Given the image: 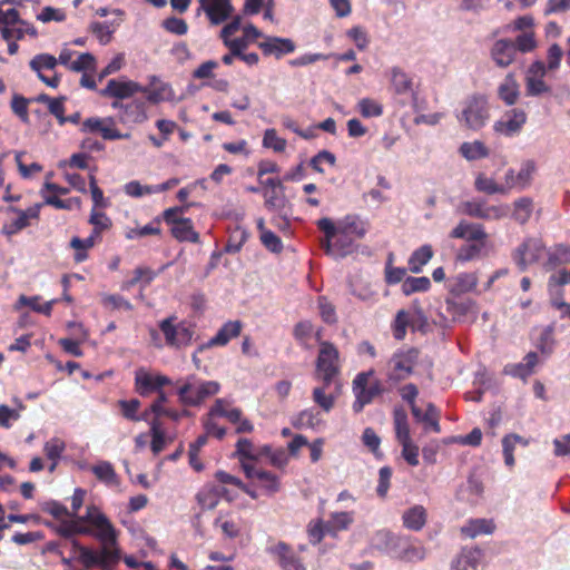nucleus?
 I'll return each instance as SVG.
<instances>
[{
  "instance_id": "obj_40",
  "label": "nucleus",
  "mask_w": 570,
  "mask_h": 570,
  "mask_svg": "<svg viewBox=\"0 0 570 570\" xmlns=\"http://www.w3.org/2000/svg\"><path fill=\"white\" fill-rule=\"evenodd\" d=\"M493 530L494 524L488 519H471L461 528L462 534L471 539L481 534H491Z\"/></svg>"
},
{
  "instance_id": "obj_34",
  "label": "nucleus",
  "mask_w": 570,
  "mask_h": 570,
  "mask_svg": "<svg viewBox=\"0 0 570 570\" xmlns=\"http://www.w3.org/2000/svg\"><path fill=\"white\" fill-rule=\"evenodd\" d=\"M499 98L507 105H514L520 96V86L513 73H508L498 87Z\"/></svg>"
},
{
  "instance_id": "obj_17",
  "label": "nucleus",
  "mask_w": 570,
  "mask_h": 570,
  "mask_svg": "<svg viewBox=\"0 0 570 570\" xmlns=\"http://www.w3.org/2000/svg\"><path fill=\"white\" fill-rule=\"evenodd\" d=\"M203 10L213 24H220L233 16L232 0H199Z\"/></svg>"
},
{
  "instance_id": "obj_46",
  "label": "nucleus",
  "mask_w": 570,
  "mask_h": 570,
  "mask_svg": "<svg viewBox=\"0 0 570 570\" xmlns=\"http://www.w3.org/2000/svg\"><path fill=\"white\" fill-rule=\"evenodd\" d=\"M433 256V249L431 245H423L415 249L409 258V268L413 273H420L424 265Z\"/></svg>"
},
{
  "instance_id": "obj_52",
  "label": "nucleus",
  "mask_w": 570,
  "mask_h": 570,
  "mask_svg": "<svg viewBox=\"0 0 570 570\" xmlns=\"http://www.w3.org/2000/svg\"><path fill=\"white\" fill-rule=\"evenodd\" d=\"M413 321L411 312L404 309L399 311L392 325L393 336L397 341H402L406 335V328L409 326L411 327Z\"/></svg>"
},
{
  "instance_id": "obj_18",
  "label": "nucleus",
  "mask_w": 570,
  "mask_h": 570,
  "mask_svg": "<svg viewBox=\"0 0 570 570\" xmlns=\"http://www.w3.org/2000/svg\"><path fill=\"white\" fill-rule=\"evenodd\" d=\"M547 68L543 62H533L527 72L525 88L529 96H539L550 91V87L543 80Z\"/></svg>"
},
{
  "instance_id": "obj_29",
  "label": "nucleus",
  "mask_w": 570,
  "mask_h": 570,
  "mask_svg": "<svg viewBox=\"0 0 570 570\" xmlns=\"http://www.w3.org/2000/svg\"><path fill=\"white\" fill-rule=\"evenodd\" d=\"M264 55H274L277 58L291 53L295 50V45L291 39L279 37H265L264 41L258 43Z\"/></svg>"
},
{
  "instance_id": "obj_47",
  "label": "nucleus",
  "mask_w": 570,
  "mask_h": 570,
  "mask_svg": "<svg viewBox=\"0 0 570 570\" xmlns=\"http://www.w3.org/2000/svg\"><path fill=\"white\" fill-rule=\"evenodd\" d=\"M474 188L476 191L488 195L505 194V187L503 185L498 184L493 178L488 177L483 173H479L476 175L474 180Z\"/></svg>"
},
{
  "instance_id": "obj_25",
  "label": "nucleus",
  "mask_w": 570,
  "mask_h": 570,
  "mask_svg": "<svg viewBox=\"0 0 570 570\" xmlns=\"http://www.w3.org/2000/svg\"><path fill=\"white\" fill-rule=\"evenodd\" d=\"M226 494L223 485L207 483L199 490L196 499L203 510H213Z\"/></svg>"
},
{
  "instance_id": "obj_6",
  "label": "nucleus",
  "mask_w": 570,
  "mask_h": 570,
  "mask_svg": "<svg viewBox=\"0 0 570 570\" xmlns=\"http://www.w3.org/2000/svg\"><path fill=\"white\" fill-rule=\"evenodd\" d=\"M390 90L399 98V104L405 106L407 99L416 107L417 92L414 89L413 79L400 67H392L389 72Z\"/></svg>"
},
{
  "instance_id": "obj_27",
  "label": "nucleus",
  "mask_w": 570,
  "mask_h": 570,
  "mask_svg": "<svg viewBox=\"0 0 570 570\" xmlns=\"http://www.w3.org/2000/svg\"><path fill=\"white\" fill-rule=\"evenodd\" d=\"M515 46L513 41L500 39L494 42L491 49V57L495 65L501 68L510 66L515 58Z\"/></svg>"
},
{
  "instance_id": "obj_59",
  "label": "nucleus",
  "mask_w": 570,
  "mask_h": 570,
  "mask_svg": "<svg viewBox=\"0 0 570 570\" xmlns=\"http://www.w3.org/2000/svg\"><path fill=\"white\" fill-rule=\"evenodd\" d=\"M216 417H222L220 414H212V407L209 409L206 416L203 419V426L205 429V432L207 435H213L217 438L218 440H222L226 433L227 430L224 426H220L216 422Z\"/></svg>"
},
{
  "instance_id": "obj_9",
  "label": "nucleus",
  "mask_w": 570,
  "mask_h": 570,
  "mask_svg": "<svg viewBox=\"0 0 570 570\" xmlns=\"http://www.w3.org/2000/svg\"><path fill=\"white\" fill-rule=\"evenodd\" d=\"M212 414H220L229 423L235 425V433L246 434L254 431V424L244 416L243 411L234 407L227 399H217L212 405Z\"/></svg>"
},
{
  "instance_id": "obj_8",
  "label": "nucleus",
  "mask_w": 570,
  "mask_h": 570,
  "mask_svg": "<svg viewBox=\"0 0 570 570\" xmlns=\"http://www.w3.org/2000/svg\"><path fill=\"white\" fill-rule=\"evenodd\" d=\"M175 321L176 317L171 316L159 323L166 344L177 348L189 345L194 336L193 327L186 322L175 323Z\"/></svg>"
},
{
  "instance_id": "obj_30",
  "label": "nucleus",
  "mask_w": 570,
  "mask_h": 570,
  "mask_svg": "<svg viewBox=\"0 0 570 570\" xmlns=\"http://www.w3.org/2000/svg\"><path fill=\"white\" fill-rule=\"evenodd\" d=\"M478 281L476 273H459L448 279L446 287L450 293L462 295L473 291L478 285Z\"/></svg>"
},
{
  "instance_id": "obj_63",
  "label": "nucleus",
  "mask_w": 570,
  "mask_h": 570,
  "mask_svg": "<svg viewBox=\"0 0 570 570\" xmlns=\"http://www.w3.org/2000/svg\"><path fill=\"white\" fill-rule=\"evenodd\" d=\"M248 238V233L244 228H236L229 236L225 250L229 254H235L240 250L243 245Z\"/></svg>"
},
{
  "instance_id": "obj_16",
  "label": "nucleus",
  "mask_w": 570,
  "mask_h": 570,
  "mask_svg": "<svg viewBox=\"0 0 570 570\" xmlns=\"http://www.w3.org/2000/svg\"><path fill=\"white\" fill-rule=\"evenodd\" d=\"M171 384L168 376L163 374H153L145 368H139L135 374V385L141 396H147L153 392L159 391L163 386Z\"/></svg>"
},
{
  "instance_id": "obj_62",
  "label": "nucleus",
  "mask_w": 570,
  "mask_h": 570,
  "mask_svg": "<svg viewBox=\"0 0 570 570\" xmlns=\"http://www.w3.org/2000/svg\"><path fill=\"white\" fill-rule=\"evenodd\" d=\"M155 185H141L138 180H131L124 186L125 193L134 198L156 194Z\"/></svg>"
},
{
  "instance_id": "obj_12",
  "label": "nucleus",
  "mask_w": 570,
  "mask_h": 570,
  "mask_svg": "<svg viewBox=\"0 0 570 570\" xmlns=\"http://www.w3.org/2000/svg\"><path fill=\"white\" fill-rule=\"evenodd\" d=\"M544 254V246L538 238H528L519 245L513 254V262L521 272H524L530 265L537 263Z\"/></svg>"
},
{
  "instance_id": "obj_55",
  "label": "nucleus",
  "mask_w": 570,
  "mask_h": 570,
  "mask_svg": "<svg viewBox=\"0 0 570 570\" xmlns=\"http://www.w3.org/2000/svg\"><path fill=\"white\" fill-rule=\"evenodd\" d=\"M431 286V282L426 276L407 277L402 283V292L409 296L417 292H426Z\"/></svg>"
},
{
  "instance_id": "obj_39",
  "label": "nucleus",
  "mask_w": 570,
  "mask_h": 570,
  "mask_svg": "<svg viewBox=\"0 0 570 570\" xmlns=\"http://www.w3.org/2000/svg\"><path fill=\"white\" fill-rule=\"evenodd\" d=\"M402 520L409 530L420 531L426 522V510L422 505H414L403 513Z\"/></svg>"
},
{
  "instance_id": "obj_21",
  "label": "nucleus",
  "mask_w": 570,
  "mask_h": 570,
  "mask_svg": "<svg viewBox=\"0 0 570 570\" xmlns=\"http://www.w3.org/2000/svg\"><path fill=\"white\" fill-rule=\"evenodd\" d=\"M148 119L146 101L134 99L126 102L124 112H119V121L122 125L134 126L144 124Z\"/></svg>"
},
{
  "instance_id": "obj_51",
  "label": "nucleus",
  "mask_w": 570,
  "mask_h": 570,
  "mask_svg": "<svg viewBox=\"0 0 570 570\" xmlns=\"http://www.w3.org/2000/svg\"><path fill=\"white\" fill-rule=\"evenodd\" d=\"M265 198V207L268 210H281L285 207L286 198L283 193V187L274 189H265L263 191Z\"/></svg>"
},
{
  "instance_id": "obj_42",
  "label": "nucleus",
  "mask_w": 570,
  "mask_h": 570,
  "mask_svg": "<svg viewBox=\"0 0 570 570\" xmlns=\"http://www.w3.org/2000/svg\"><path fill=\"white\" fill-rule=\"evenodd\" d=\"M459 153L464 159L474 161L487 158L490 150L482 141L473 140L463 142L459 148Z\"/></svg>"
},
{
  "instance_id": "obj_48",
  "label": "nucleus",
  "mask_w": 570,
  "mask_h": 570,
  "mask_svg": "<svg viewBox=\"0 0 570 570\" xmlns=\"http://www.w3.org/2000/svg\"><path fill=\"white\" fill-rule=\"evenodd\" d=\"M150 432L153 438L151 450L154 454H158L165 449L170 439L165 434L161 423L157 417L150 422Z\"/></svg>"
},
{
  "instance_id": "obj_22",
  "label": "nucleus",
  "mask_w": 570,
  "mask_h": 570,
  "mask_svg": "<svg viewBox=\"0 0 570 570\" xmlns=\"http://www.w3.org/2000/svg\"><path fill=\"white\" fill-rule=\"evenodd\" d=\"M489 239H472L460 246L455 254L456 262L468 263L488 255Z\"/></svg>"
},
{
  "instance_id": "obj_41",
  "label": "nucleus",
  "mask_w": 570,
  "mask_h": 570,
  "mask_svg": "<svg viewBox=\"0 0 570 570\" xmlns=\"http://www.w3.org/2000/svg\"><path fill=\"white\" fill-rule=\"evenodd\" d=\"M91 472L95 476L108 487H118L119 478L108 461H99L97 464L91 466Z\"/></svg>"
},
{
  "instance_id": "obj_5",
  "label": "nucleus",
  "mask_w": 570,
  "mask_h": 570,
  "mask_svg": "<svg viewBox=\"0 0 570 570\" xmlns=\"http://www.w3.org/2000/svg\"><path fill=\"white\" fill-rule=\"evenodd\" d=\"M489 107L483 96H473L465 101L459 121L472 130L481 129L488 121Z\"/></svg>"
},
{
  "instance_id": "obj_38",
  "label": "nucleus",
  "mask_w": 570,
  "mask_h": 570,
  "mask_svg": "<svg viewBox=\"0 0 570 570\" xmlns=\"http://www.w3.org/2000/svg\"><path fill=\"white\" fill-rule=\"evenodd\" d=\"M481 560L479 549H463L452 562V570H476Z\"/></svg>"
},
{
  "instance_id": "obj_56",
  "label": "nucleus",
  "mask_w": 570,
  "mask_h": 570,
  "mask_svg": "<svg viewBox=\"0 0 570 570\" xmlns=\"http://www.w3.org/2000/svg\"><path fill=\"white\" fill-rule=\"evenodd\" d=\"M57 65V58L49 53H39L29 62L30 68L37 73L43 72V70L52 71Z\"/></svg>"
},
{
  "instance_id": "obj_15",
  "label": "nucleus",
  "mask_w": 570,
  "mask_h": 570,
  "mask_svg": "<svg viewBox=\"0 0 570 570\" xmlns=\"http://www.w3.org/2000/svg\"><path fill=\"white\" fill-rule=\"evenodd\" d=\"M264 453H269V445L256 446L252 440L240 438L235 445L234 456L239 461L243 471L246 468H256L254 464Z\"/></svg>"
},
{
  "instance_id": "obj_7",
  "label": "nucleus",
  "mask_w": 570,
  "mask_h": 570,
  "mask_svg": "<svg viewBox=\"0 0 570 570\" xmlns=\"http://www.w3.org/2000/svg\"><path fill=\"white\" fill-rule=\"evenodd\" d=\"M338 373V351L328 343L321 342L316 361V376L325 385H330Z\"/></svg>"
},
{
  "instance_id": "obj_57",
  "label": "nucleus",
  "mask_w": 570,
  "mask_h": 570,
  "mask_svg": "<svg viewBox=\"0 0 570 570\" xmlns=\"http://www.w3.org/2000/svg\"><path fill=\"white\" fill-rule=\"evenodd\" d=\"M535 171L537 165L533 160L528 159L521 164L520 170L517 174V184H519V190H523L531 185Z\"/></svg>"
},
{
  "instance_id": "obj_10",
  "label": "nucleus",
  "mask_w": 570,
  "mask_h": 570,
  "mask_svg": "<svg viewBox=\"0 0 570 570\" xmlns=\"http://www.w3.org/2000/svg\"><path fill=\"white\" fill-rule=\"evenodd\" d=\"M80 131L83 134H99L105 140L128 139L130 134L120 132L112 117H89L82 121Z\"/></svg>"
},
{
  "instance_id": "obj_61",
  "label": "nucleus",
  "mask_w": 570,
  "mask_h": 570,
  "mask_svg": "<svg viewBox=\"0 0 570 570\" xmlns=\"http://www.w3.org/2000/svg\"><path fill=\"white\" fill-rule=\"evenodd\" d=\"M360 114L365 118L380 117L383 114V107L372 98H362L357 102Z\"/></svg>"
},
{
  "instance_id": "obj_4",
  "label": "nucleus",
  "mask_w": 570,
  "mask_h": 570,
  "mask_svg": "<svg viewBox=\"0 0 570 570\" xmlns=\"http://www.w3.org/2000/svg\"><path fill=\"white\" fill-rule=\"evenodd\" d=\"M419 352L415 348L397 350L387 363L386 375L390 381H404L413 373Z\"/></svg>"
},
{
  "instance_id": "obj_1",
  "label": "nucleus",
  "mask_w": 570,
  "mask_h": 570,
  "mask_svg": "<svg viewBox=\"0 0 570 570\" xmlns=\"http://www.w3.org/2000/svg\"><path fill=\"white\" fill-rule=\"evenodd\" d=\"M72 518L61 521L57 532L65 538H71L75 534L95 537L101 543L100 550H92L73 541L79 561L86 568L99 567L102 570H112L120 560V552L117 547V531L106 514L97 505L90 504L85 515Z\"/></svg>"
},
{
  "instance_id": "obj_58",
  "label": "nucleus",
  "mask_w": 570,
  "mask_h": 570,
  "mask_svg": "<svg viewBox=\"0 0 570 570\" xmlns=\"http://www.w3.org/2000/svg\"><path fill=\"white\" fill-rule=\"evenodd\" d=\"M570 263V247L564 245H558L553 250L549 252L547 262L548 268H556L561 265Z\"/></svg>"
},
{
  "instance_id": "obj_36",
  "label": "nucleus",
  "mask_w": 570,
  "mask_h": 570,
  "mask_svg": "<svg viewBox=\"0 0 570 570\" xmlns=\"http://www.w3.org/2000/svg\"><path fill=\"white\" fill-rule=\"evenodd\" d=\"M569 283L568 272L561 269L549 278L548 287L551 297V303L554 307L558 303L566 302L563 295V286Z\"/></svg>"
},
{
  "instance_id": "obj_26",
  "label": "nucleus",
  "mask_w": 570,
  "mask_h": 570,
  "mask_svg": "<svg viewBox=\"0 0 570 570\" xmlns=\"http://www.w3.org/2000/svg\"><path fill=\"white\" fill-rule=\"evenodd\" d=\"M400 544L395 550L393 558L406 561V562H416L424 560L426 552L423 546L417 543H412L407 538L401 537Z\"/></svg>"
},
{
  "instance_id": "obj_35",
  "label": "nucleus",
  "mask_w": 570,
  "mask_h": 570,
  "mask_svg": "<svg viewBox=\"0 0 570 570\" xmlns=\"http://www.w3.org/2000/svg\"><path fill=\"white\" fill-rule=\"evenodd\" d=\"M354 520L355 513L353 511L332 512L325 522V528L334 537L337 532L347 530Z\"/></svg>"
},
{
  "instance_id": "obj_19",
  "label": "nucleus",
  "mask_w": 570,
  "mask_h": 570,
  "mask_svg": "<svg viewBox=\"0 0 570 570\" xmlns=\"http://www.w3.org/2000/svg\"><path fill=\"white\" fill-rule=\"evenodd\" d=\"M245 475L246 478L254 481L258 487H261L267 495H273L279 491L281 483L277 475L274 473L259 469V468H246L245 466Z\"/></svg>"
},
{
  "instance_id": "obj_14",
  "label": "nucleus",
  "mask_w": 570,
  "mask_h": 570,
  "mask_svg": "<svg viewBox=\"0 0 570 570\" xmlns=\"http://www.w3.org/2000/svg\"><path fill=\"white\" fill-rule=\"evenodd\" d=\"M527 118L524 110L520 108L510 109L493 124V130L504 137H514L521 132Z\"/></svg>"
},
{
  "instance_id": "obj_23",
  "label": "nucleus",
  "mask_w": 570,
  "mask_h": 570,
  "mask_svg": "<svg viewBox=\"0 0 570 570\" xmlns=\"http://www.w3.org/2000/svg\"><path fill=\"white\" fill-rule=\"evenodd\" d=\"M271 551L282 570H306L301 558L287 544L278 542Z\"/></svg>"
},
{
  "instance_id": "obj_53",
  "label": "nucleus",
  "mask_w": 570,
  "mask_h": 570,
  "mask_svg": "<svg viewBox=\"0 0 570 570\" xmlns=\"http://www.w3.org/2000/svg\"><path fill=\"white\" fill-rule=\"evenodd\" d=\"M482 431L479 428H474L466 435H453L449 436L444 440L445 444H460V445H469V446H479L482 441Z\"/></svg>"
},
{
  "instance_id": "obj_20",
  "label": "nucleus",
  "mask_w": 570,
  "mask_h": 570,
  "mask_svg": "<svg viewBox=\"0 0 570 570\" xmlns=\"http://www.w3.org/2000/svg\"><path fill=\"white\" fill-rule=\"evenodd\" d=\"M41 205L37 204L26 210L10 208L17 216L3 226V233L11 236L30 225V219H37Z\"/></svg>"
},
{
  "instance_id": "obj_11",
  "label": "nucleus",
  "mask_w": 570,
  "mask_h": 570,
  "mask_svg": "<svg viewBox=\"0 0 570 570\" xmlns=\"http://www.w3.org/2000/svg\"><path fill=\"white\" fill-rule=\"evenodd\" d=\"M373 371L362 372L356 375L353 381V392L355 394V402L353 410L358 413L363 407L371 403L374 396L381 393L380 383L370 384V377L373 375Z\"/></svg>"
},
{
  "instance_id": "obj_60",
  "label": "nucleus",
  "mask_w": 570,
  "mask_h": 570,
  "mask_svg": "<svg viewBox=\"0 0 570 570\" xmlns=\"http://www.w3.org/2000/svg\"><path fill=\"white\" fill-rule=\"evenodd\" d=\"M18 303L20 305L31 307L35 312L42 313L45 315H50L51 311H52V306L56 303V301L52 299V301H49L46 303H40L39 296L27 297L24 295H21L19 297Z\"/></svg>"
},
{
  "instance_id": "obj_32",
  "label": "nucleus",
  "mask_w": 570,
  "mask_h": 570,
  "mask_svg": "<svg viewBox=\"0 0 570 570\" xmlns=\"http://www.w3.org/2000/svg\"><path fill=\"white\" fill-rule=\"evenodd\" d=\"M401 537H397L389 530L376 531L371 539V546L380 551H383L391 557L394 556Z\"/></svg>"
},
{
  "instance_id": "obj_37",
  "label": "nucleus",
  "mask_w": 570,
  "mask_h": 570,
  "mask_svg": "<svg viewBox=\"0 0 570 570\" xmlns=\"http://www.w3.org/2000/svg\"><path fill=\"white\" fill-rule=\"evenodd\" d=\"M0 33L2 39L7 42H10V40H21L26 35L33 38L38 36L36 28L28 21H21L18 24L0 28Z\"/></svg>"
},
{
  "instance_id": "obj_13",
  "label": "nucleus",
  "mask_w": 570,
  "mask_h": 570,
  "mask_svg": "<svg viewBox=\"0 0 570 570\" xmlns=\"http://www.w3.org/2000/svg\"><path fill=\"white\" fill-rule=\"evenodd\" d=\"M354 242L346 233L335 230L333 235L324 234L321 246L326 255L338 259L353 253Z\"/></svg>"
},
{
  "instance_id": "obj_45",
  "label": "nucleus",
  "mask_w": 570,
  "mask_h": 570,
  "mask_svg": "<svg viewBox=\"0 0 570 570\" xmlns=\"http://www.w3.org/2000/svg\"><path fill=\"white\" fill-rule=\"evenodd\" d=\"M475 303L471 299H445V312H450L453 316L454 323L461 321L474 307Z\"/></svg>"
},
{
  "instance_id": "obj_64",
  "label": "nucleus",
  "mask_w": 570,
  "mask_h": 570,
  "mask_svg": "<svg viewBox=\"0 0 570 570\" xmlns=\"http://www.w3.org/2000/svg\"><path fill=\"white\" fill-rule=\"evenodd\" d=\"M336 161L335 155L328 150H322L316 154L311 160L309 166L317 173L323 174L325 171L324 165L334 166Z\"/></svg>"
},
{
  "instance_id": "obj_28",
  "label": "nucleus",
  "mask_w": 570,
  "mask_h": 570,
  "mask_svg": "<svg viewBox=\"0 0 570 570\" xmlns=\"http://www.w3.org/2000/svg\"><path fill=\"white\" fill-rule=\"evenodd\" d=\"M240 331L242 323L239 321H229L219 328L214 337L202 345L198 351L202 352L205 347L225 346L232 338L237 337Z\"/></svg>"
},
{
  "instance_id": "obj_44",
  "label": "nucleus",
  "mask_w": 570,
  "mask_h": 570,
  "mask_svg": "<svg viewBox=\"0 0 570 570\" xmlns=\"http://www.w3.org/2000/svg\"><path fill=\"white\" fill-rule=\"evenodd\" d=\"M322 422L321 413L315 409H306L299 412L292 421L297 429H316Z\"/></svg>"
},
{
  "instance_id": "obj_50",
  "label": "nucleus",
  "mask_w": 570,
  "mask_h": 570,
  "mask_svg": "<svg viewBox=\"0 0 570 570\" xmlns=\"http://www.w3.org/2000/svg\"><path fill=\"white\" fill-rule=\"evenodd\" d=\"M512 217L520 224H525L533 212V202L529 197H521L513 204Z\"/></svg>"
},
{
  "instance_id": "obj_31",
  "label": "nucleus",
  "mask_w": 570,
  "mask_h": 570,
  "mask_svg": "<svg viewBox=\"0 0 570 570\" xmlns=\"http://www.w3.org/2000/svg\"><path fill=\"white\" fill-rule=\"evenodd\" d=\"M451 238L465 239L466 242L472 239L488 238V234L484 227L480 224L469 223L461 220L450 233Z\"/></svg>"
},
{
  "instance_id": "obj_3",
  "label": "nucleus",
  "mask_w": 570,
  "mask_h": 570,
  "mask_svg": "<svg viewBox=\"0 0 570 570\" xmlns=\"http://www.w3.org/2000/svg\"><path fill=\"white\" fill-rule=\"evenodd\" d=\"M317 227L323 234L333 235V233H346L354 240L363 238L368 230V224L358 216H345L344 218L333 222L331 218L324 217L317 222Z\"/></svg>"
},
{
  "instance_id": "obj_33",
  "label": "nucleus",
  "mask_w": 570,
  "mask_h": 570,
  "mask_svg": "<svg viewBox=\"0 0 570 570\" xmlns=\"http://www.w3.org/2000/svg\"><path fill=\"white\" fill-rule=\"evenodd\" d=\"M263 33L254 24L249 23L243 27V36L234 38L233 41L227 42V48L233 50L234 53H240L250 43L255 42L258 38H262Z\"/></svg>"
},
{
  "instance_id": "obj_2",
  "label": "nucleus",
  "mask_w": 570,
  "mask_h": 570,
  "mask_svg": "<svg viewBox=\"0 0 570 570\" xmlns=\"http://www.w3.org/2000/svg\"><path fill=\"white\" fill-rule=\"evenodd\" d=\"M220 384L216 381H203L196 375L187 376L177 390L179 402L185 406H198L205 400L216 395Z\"/></svg>"
},
{
  "instance_id": "obj_43",
  "label": "nucleus",
  "mask_w": 570,
  "mask_h": 570,
  "mask_svg": "<svg viewBox=\"0 0 570 570\" xmlns=\"http://www.w3.org/2000/svg\"><path fill=\"white\" fill-rule=\"evenodd\" d=\"M171 234L179 242H199V235L197 232H195L190 218H184V220L178 222L177 226H173Z\"/></svg>"
},
{
  "instance_id": "obj_24",
  "label": "nucleus",
  "mask_w": 570,
  "mask_h": 570,
  "mask_svg": "<svg viewBox=\"0 0 570 570\" xmlns=\"http://www.w3.org/2000/svg\"><path fill=\"white\" fill-rule=\"evenodd\" d=\"M140 91H142V86L135 81H118L111 79L108 81L106 88L101 91V95L117 99H127Z\"/></svg>"
},
{
  "instance_id": "obj_54",
  "label": "nucleus",
  "mask_w": 570,
  "mask_h": 570,
  "mask_svg": "<svg viewBox=\"0 0 570 570\" xmlns=\"http://www.w3.org/2000/svg\"><path fill=\"white\" fill-rule=\"evenodd\" d=\"M394 428L396 439L400 443H405L411 440L410 428L407 423V415L402 410L394 411Z\"/></svg>"
},
{
  "instance_id": "obj_49",
  "label": "nucleus",
  "mask_w": 570,
  "mask_h": 570,
  "mask_svg": "<svg viewBox=\"0 0 570 570\" xmlns=\"http://www.w3.org/2000/svg\"><path fill=\"white\" fill-rule=\"evenodd\" d=\"M155 278V273L148 267H137L134 271V276L131 279L126 281L121 285V289L129 291L136 284H140L142 288L148 286L153 279Z\"/></svg>"
}]
</instances>
